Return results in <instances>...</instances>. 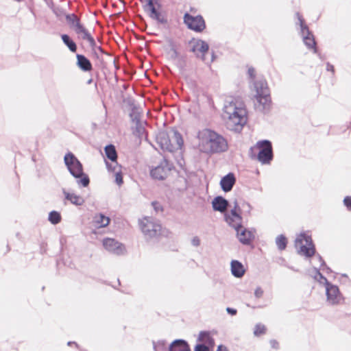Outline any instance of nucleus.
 <instances>
[{"mask_svg": "<svg viewBox=\"0 0 351 351\" xmlns=\"http://www.w3.org/2000/svg\"><path fill=\"white\" fill-rule=\"evenodd\" d=\"M64 162L68 171L76 179L80 187H87L90 184L88 176L84 172L83 165L72 152H69L64 157Z\"/></svg>", "mask_w": 351, "mask_h": 351, "instance_id": "nucleus-1", "label": "nucleus"}, {"mask_svg": "<svg viewBox=\"0 0 351 351\" xmlns=\"http://www.w3.org/2000/svg\"><path fill=\"white\" fill-rule=\"evenodd\" d=\"M256 89L255 98L256 102L254 104L256 110L263 113H267L271 108V98L270 90L265 80H258L254 82Z\"/></svg>", "mask_w": 351, "mask_h": 351, "instance_id": "nucleus-2", "label": "nucleus"}, {"mask_svg": "<svg viewBox=\"0 0 351 351\" xmlns=\"http://www.w3.org/2000/svg\"><path fill=\"white\" fill-rule=\"evenodd\" d=\"M140 227L147 241H158L161 236L167 237L169 230L162 228L161 223L152 217H145L140 222Z\"/></svg>", "mask_w": 351, "mask_h": 351, "instance_id": "nucleus-3", "label": "nucleus"}, {"mask_svg": "<svg viewBox=\"0 0 351 351\" xmlns=\"http://www.w3.org/2000/svg\"><path fill=\"white\" fill-rule=\"evenodd\" d=\"M223 111L228 116V125L232 127L230 129L235 131L241 130L247 123L245 109L238 108L235 104L230 103L228 106H224Z\"/></svg>", "mask_w": 351, "mask_h": 351, "instance_id": "nucleus-4", "label": "nucleus"}, {"mask_svg": "<svg viewBox=\"0 0 351 351\" xmlns=\"http://www.w3.org/2000/svg\"><path fill=\"white\" fill-rule=\"evenodd\" d=\"M206 144L209 147V152L218 154L225 152L228 149L226 139L214 130L206 129L204 131Z\"/></svg>", "mask_w": 351, "mask_h": 351, "instance_id": "nucleus-5", "label": "nucleus"}, {"mask_svg": "<svg viewBox=\"0 0 351 351\" xmlns=\"http://www.w3.org/2000/svg\"><path fill=\"white\" fill-rule=\"evenodd\" d=\"M146 4L143 5V8L148 16L158 23L167 25V16L160 11L162 5L160 0H146Z\"/></svg>", "mask_w": 351, "mask_h": 351, "instance_id": "nucleus-6", "label": "nucleus"}, {"mask_svg": "<svg viewBox=\"0 0 351 351\" xmlns=\"http://www.w3.org/2000/svg\"><path fill=\"white\" fill-rule=\"evenodd\" d=\"M298 244L301 245L300 250L298 251V254L308 258L316 255L315 245L311 235L305 232L300 233V237H297L295 240V247H297Z\"/></svg>", "mask_w": 351, "mask_h": 351, "instance_id": "nucleus-7", "label": "nucleus"}, {"mask_svg": "<svg viewBox=\"0 0 351 351\" xmlns=\"http://www.w3.org/2000/svg\"><path fill=\"white\" fill-rule=\"evenodd\" d=\"M295 14L300 23V34L304 45L308 49L313 50L314 53H317L318 48L313 34L310 31L302 16L300 15L299 12H296Z\"/></svg>", "mask_w": 351, "mask_h": 351, "instance_id": "nucleus-8", "label": "nucleus"}, {"mask_svg": "<svg viewBox=\"0 0 351 351\" xmlns=\"http://www.w3.org/2000/svg\"><path fill=\"white\" fill-rule=\"evenodd\" d=\"M258 152L256 159L263 165L270 164L274 158L272 143L269 140H261L257 142Z\"/></svg>", "mask_w": 351, "mask_h": 351, "instance_id": "nucleus-9", "label": "nucleus"}, {"mask_svg": "<svg viewBox=\"0 0 351 351\" xmlns=\"http://www.w3.org/2000/svg\"><path fill=\"white\" fill-rule=\"evenodd\" d=\"M173 168V165L164 158L160 163L150 170V176L153 179L164 180Z\"/></svg>", "mask_w": 351, "mask_h": 351, "instance_id": "nucleus-10", "label": "nucleus"}, {"mask_svg": "<svg viewBox=\"0 0 351 351\" xmlns=\"http://www.w3.org/2000/svg\"><path fill=\"white\" fill-rule=\"evenodd\" d=\"M194 351H213L215 346V339L211 336L210 331L202 330L199 332Z\"/></svg>", "mask_w": 351, "mask_h": 351, "instance_id": "nucleus-11", "label": "nucleus"}, {"mask_svg": "<svg viewBox=\"0 0 351 351\" xmlns=\"http://www.w3.org/2000/svg\"><path fill=\"white\" fill-rule=\"evenodd\" d=\"M327 302L332 306L339 305L344 302V297L340 292L338 286L327 282L325 287Z\"/></svg>", "mask_w": 351, "mask_h": 351, "instance_id": "nucleus-12", "label": "nucleus"}, {"mask_svg": "<svg viewBox=\"0 0 351 351\" xmlns=\"http://www.w3.org/2000/svg\"><path fill=\"white\" fill-rule=\"evenodd\" d=\"M184 23L189 29L202 32L206 28L205 21L202 15L192 16L188 12L184 15Z\"/></svg>", "mask_w": 351, "mask_h": 351, "instance_id": "nucleus-13", "label": "nucleus"}, {"mask_svg": "<svg viewBox=\"0 0 351 351\" xmlns=\"http://www.w3.org/2000/svg\"><path fill=\"white\" fill-rule=\"evenodd\" d=\"M189 45H191L190 51L194 53L197 58L205 60V55L209 51V45L206 41L193 38Z\"/></svg>", "mask_w": 351, "mask_h": 351, "instance_id": "nucleus-14", "label": "nucleus"}, {"mask_svg": "<svg viewBox=\"0 0 351 351\" xmlns=\"http://www.w3.org/2000/svg\"><path fill=\"white\" fill-rule=\"evenodd\" d=\"M225 221L234 229L242 228L243 217L241 213L235 209H231L230 213H223Z\"/></svg>", "mask_w": 351, "mask_h": 351, "instance_id": "nucleus-15", "label": "nucleus"}, {"mask_svg": "<svg viewBox=\"0 0 351 351\" xmlns=\"http://www.w3.org/2000/svg\"><path fill=\"white\" fill-rule=\"evenodd\" d=\"M156 141L160 148L164 152H168L170 153L174 152L173 143H171L169 136L166 131L162 130L158 132L156 135Z\"/></svg>", "mask_w": 351, "mask_h": 351, "instance_id": "nucleus-16", "label": "nucleus"}, {"mask_svg": "<svg viewBox=\"0 0 351 351\" xmlns=\"http://www.w3.org/2000/svg\"><path fill=\"white\" fill-rule=\"evenodd\" d=\"M103 245L106 250L116 255H122L125 250L123 244L111 238L104 239Z\"/></svg>", "mask_w": 351, "mask_h": 351, "instance_id": "nucleus-17", "label": "nucleus"}, {"mask_svg": "<svg viewBox=\"0 0 351 351\" xmlns=\"http://www.w3.org/2000/svg\"><path fill=\"white\" fill-rule=\"evenodd\" d=\"M237 231V236L240 243L243 245H250L255 238V230H249L247 228H242L234 229Z\"/></svg>", "mask_w": 351, "mask_h": 351, "instance_id": "nucleus-18", "label": "nucleus"}, {"mask_svg": "<svg viewBox=\"0 0 351 351\" xmlns=\"http://www.w3.org/2000/svg\"><path fill=\"white\" fill-rule=\"evenodd\" d=\"M236 183V177L232 172H229L226 176H223L220 180V186L223 191L225 193L232 191L234 185Z\"/></svg>", "mask_w": 351, "mask_h": 351, "instance_id": "nucleus-19", "label": "nucleus"}, {"mask_svg": "<svg viewBox=\"0 0 351 351\" xmlns=\"http://www.w3.org/2000/svg\"><path fill=\"white\" fill-rule=\"evenodd\" d=\"M211 204L214 211L223 214L229 205V202L223 196L217 195L213 198Z\"/></svg>", "mask_w": 351, "mask_h": 351, "instance_id": "nucleus-20", "label": "nucleus"}, {"mask_svg": "<svg viewBox=\"0 0 351 351\" xmlns=\"http://www.w3.org/2000/svg\"><path fill=\"white\" fill-rule=\"evenodd\" d=\"M168 351H191L188 342L182 339L173 340L168 347Z\"/></svg>", "mask_w": 351, "mask_h": 351, "instance_id": "nucleus-21", "label": "nucleus"}, {"mask_svg": "<svg viewBox=\"0 0 351 351\" xmlns=\"http://www.w3.org/2000/svg\"><path fill=\"white\" fill-rule=\"evenodd\" d=\"M76 65L80 70L84 72H88L92 71V63L84 55L77 53L76 54Z\"/></svg>", "mask_w": 351, "mask_h": 351, "instance_id": "nucleus-22", "label": "nucleus"}, {"mask_svg": "<svg viewBox=\"0 0 351 351\" xmlns=\"http://www.w3.org/2000/svg\"><path fill=\"white\" fill-rule=\"evenodd\" d=\"M106 168L109 171L113 172L115 174V182L119 186H121L123 183V175L121 172V165H114L110 164L109 162L106 161Z\"/></svg>", "mask_w": 351, "mask_h": 351, "instance_id": "nucleus-23", "label": "nucleus"}, {"mask_svg": "<svg viewBox=\"0 0 351 351\" xmlns=\"http://www.w3.org/2000/svg\"><path fill=\"white\" fill-rule=\"evenodd\" d=\"M230 270L232 275L236 278L243 277L245 272L243 264L237 260H232L231 261Z\"/></svg>", "mask_w": 351, "mask_h": 351, "instance_id": "nucleus-24", "label": "nucleus"}, {"mask_svg": "<svg viewBox=\"0 0 351 351\" xmlns=\"http://www.w3.org/2000/svg\"><path fill=\"white\" fill-rule=\"evenodd\" d=\"M62 193L64 195V199L69 201L71 204L79 206H82L84 203V199L80 195H76L73 193H69L64 189H62Z\"/></svg>", "mask_w": 351, "mask_h": 351, "instance_id": "nucleus-25", "label": "nucleus"}, {"mask_svg": "<svg viewBox=\"0 0 351 351\" xmlns=\"http://www.w3.org/2000/svg\"><path fill=\"white\" fill-rule=\"evenodd\" d=\"M104 152L106 158L110 160L112 165H119L117 162V152L115 146L112 144H108L104 147Z\"/></svg>", "mask_w": 351, "mask_h": 351, "instance_id": "nucleus-26", "label": "nucleus"}, {"mask_svg": "<svg viewBox=\"0 0 351 351\" xmlns=\"http://www.w3.org/2000/svg\"><path fill=\"white\" fill-rule=\"evenodd\" d=\"M77 35H81V38L85 40H87L90 45V47L95 46V40L92 35L89 33V32L85 28V27H82L78 31L75 32Z\"/></svg>", "mask_w": 351, "mask_h": 351, "instance_id": "nucleus-27", "label": "nucleus"}, {"mask_svg": "<svg viewBox=\"0 0 351 351\" xmlns=\"http://www.w3.org/2000/svg\"><path fill=\"white\" fill-rule=\"evenodd\" d=\"M61 39L63 43L69 48V49L75 53L77 51V47L76 43L73 41V40L69 36L68 34H61Z\"/></svg>", "mask_w": 351, "mask_h": 351, "instance_id": "nucleus-28", "label": "nucleus"}, {"mask_svg": "<svg viewBox=\"0 0 351 351\" xmlns=\"http://www.w3.org/2000/svg\"><path fill=\"white\" fill-rule=\"evenodd\" d=\"M172 130L173 132V138L176 141L175 144L173 143V147L174 152H176L182 149L184 145V141L182 134L176 129H173Z\"/></svg>", "mask_w": 351, "mask_h": 351, "instance_id": "nucleus-29", "label": "nucleus"}, {"mask_svg": "<svg viewBox=\"0 0 351 351\" xmlns=\"http://www.w3.org/2000/svg\"><path fill=\"white\" fill-rule=\"evenodd\" d=\"M132 133L139 138H143V135L145 134V138H147L146 129L143 126L142 121L135 123V127L133 128Z\"/></svg>", "mask_w": 351, "mask_h": 351, "instance_id": "nucleus-30", "label": "nucleus"}, {"mask_svg": "<svg viewBox=\"0 0 351 351\" xmlns=\"http://www.w3.org/2000/svg\"><path fill=\"white\" fill-rule=\"evenodd\" d=\"M129 117L131 121L134 123L141 121V113L138 111V108L134 105L131 108Z\"/></svg>", "mask_w": 351, "mask_h": 351, "instance_id": "nucleus-31", "label": "nucleus"}, {"mask_svg": "<svg viewBox=\"0 0 351 351\" xmlns=\"http://www.w3.org/2000/svg\"><path fill=\"white\" fill-rule=\"evenodd\" d=\"M95 222L98 228L107 226L110 223V218L104 214L100 213L98 217H95Z\"/></svg>", "mask_w": 351, "mask_h": 351, "instance_id": "nucleus-32", "label": "nucleus"}, {"mask_svg": "<svg viewBox=\"0 0 351 351\" xmlns=\"http://www.w3.org/2000/svg\"><path fill=\"white\" fill-rule=\"evenodd\" d=\"M288 241L287 238L282 234H279L276 238V244L278 247V249L280 251L286 249L287 246Z\"/></svg>", "mask_w": 351, "mask_h": 351, "instance_id": "nucleus-33", "label": "nucleus"}, {"mask_svg": "<svg viewBox=\"0 0 351 351\" xmlns=\"http://www.w3.org/2000/svg\"><path fill=\"white\" fill-rule=\"evenodd\" d=\"M61 219L62 217L59 212L56 210H52L49 212L48 220L51 222V224L56 225L61 221Z\"/></svg>", "mask_w": 351, "mask_h": 351, "instance_id": "nucleus-34", "label": "nucleus"}, {"mask_svg": "<svg viewBox=\"0 0 351 351\" xmlns=\"http://www.w3.org/2000/svg\"><path fill=\"white\" fill-rule=\"evenodd\" d=\"M154 351H168L167 341L165 340L152 341Z\"/></svg>", "mask_w": 351, "mask_h": 351, "instance_id": "nucleus-35", "label": "nucleus"}, {"mask_svg": "<svg viewBox=\"0 0 351 351\" xmlns=\"http://www.w3.org/2000/svg\"><path fill=\"white\" fill-rule=\"evenodd\" d=\"M175 64L180 71L185 70L186 66V57L181 55L176 61Z\"/></svg>", "mask_w": 351, "mask_h": 351, "instance_id": "nucleus-36", "label": "nucleus"}, {"mask_svg": "<svg viewBox=\"0 0 351 351\" xmlns=\"http://www.w3.org/2000/svg\"><path fill=\"white\" fill-rule=\"evenodd\" d=\"M266 332V327L261 324H257L255 326L254 335L255 336H259L261 335L265 334Z\"/></svg>", "mask_w": 351, "mask_h": 351, "instance_id": "nucleus-37", "label": "nucleus"}, {"mask_svg": "<svg viewBox=\"0 0 351 351\" xmlns=\"http://www.w3.org/2000/svg\"><path fill=\"white\" fill-rule=\"evenodd\" d=\"M65 19H66V21L67 22V23L69 25V26L71 27L75 22V20H76L77 19V16L75 14H67L66 16H65Z\"/></svg>", "mask_w": 351, "mask_h": 351, "instance_id": "nucleus-38", "label": "nucleus"}, {"mask_svg": "<svg viewBox=\"0 0 351 351\" xmlns=\"http://www.w3.org/2000/svg\"><path fill=\"white\" fill-rule=\"evenodd\" d=\"M74 22L75 23L70 27L72 28L75 31V32H76L82 27H84V25L80 23V18L77 17V19L75 20Z\"/></svg>", "mask_w": 351, "mask_h": 351, "instance_id": "nucleus-39", "label": "nucleus"}, {"mask_svg": "<svg viewBox=\"0 0 351 351\" xmlns=\"http://www.w3.org/2000/svg\"><path fill=\"white\" fill-rule=\"evenodd\" d=\"M343 205L348 211H351V196L347 195L343 198Z\"/></svg>", "mask_w": 351, "mask_h": 351, "instance_id": "nucleus-40", "label": "nucleus"}, {"mask_svg": "<svg viewBox=\"0 0 351 351\" xmlns=\"http://www.w3.org/2000/svg\"><path fill=\"white\" fill-rule=\"evenodd\" d=\"M169 54L170 59L174 62L181 56L177 49H173V50L170 51Z\"/></svg>", "mask_w": 351, "mask_h": 351, "instance_id": "nucleus-41", "label": "nucleus"}, {"mask_svg": "<svg viewBox=\"0 0 351 351\" xmlns=\"http://www.w3.org/2000/svg\"><path fill=\"white\" fill-rule=\"evenodd\" d=\"M216 58H217V56H216V55L215 53V51H211V57H210V58L208 59L205 56V60H202V62H204L205 64H206L208 65H210V64L215 61Z\"/></svg>", "mask_w": 351, "mask_h": 351, "instance_id": "nucleus-42", "label": "nucleus"}, {"mask_svg": "<svg viewBox=\"0 0 351 351\" xmlns=\"http://www.w3.org/2000/svg\"><path fill=\"white\" fill-rule=\"evenodd\" d=\"M152 205L153 206L154 210L156 213L163 210V208H162V205L158 202L154 201L152 202Z\"/></svg>", "mask_w": 351, "mask_h": 351, "instance_id": "nucleus-43", "label": "nucleus"}, {"mask_svg": "<svg viewBox=\"0 0 351 351\" xmlns=\"http://www.w3.org/2000/svg\"><path fill=\"white\" fill-rule=\"evenodd\" d=\"M263 290L261 287H257L254 291V295L256 298H261L263 295Z\"/></svg>", "mask_w": 351, "mask_h": 351, "instance_id": "nucleus-44", "label": "nucleus"}, {"mask_svg": "<svg viewBox=\"0 0 351 351\" xmlns=\"http://www.w3.org/2000/svg\"><path fill=\"white\" fill-rule=\"evenodd\" d=\"M319 279H317L320 283H324V286H327V282H330L327 278L321 273L319 276Z\"/></svg>", "mask_w": 351, "mask_h": 351, "instance_id": "nucleus-45", "label": "nucleus"}, {"mask_svg": "<svg viewBox=\"0 0 351 351\" xmlns=\"http://www.w3.org/2000/svg\"><path fill=\"white\" fill-rule=\"evenodd\" d=\"M92 50L95 51L96 50H98L100 53H103V54H107V53L105 51V50L101 47V46H98L97 45V44L95 43V47H90ZM95 53L96 54V52H95Z\"/></svg>", "mask_w": 351, "mask_h": 351, "instance_id": "nucleus-46", "label": "nucleus"}, {"mask_svg": "<svg viewBox=\"0 0 351 351\" xmlns=\"http://www.w3.org/2000/svg\"><path fill=\"white\" fill-rule=\"evenodd\" d=\"M191 244L195 247H198L200 245V239L198 237L195 236L191 239Z\"/></svg>", "mask_w": 351, "mask_h": 351, "instance_id": "nucleus-47", "label": "nucleus"}, {"mask_svg": "<svg viewBox=\"0 0 351 351\" xmlns=\"http://www.w3.org/2000/svg\"><path fill=\"white\" fill-rule=\"evenodd\" d=\"M167 41L168 43L169 47H170V51L173 50V49H176V43H175L174 40L172 38H169L167 40Z\"/></svg>", "mask_w": 351, "mask_h": 351, "instance_id": "nucleus-48", "label": "nucleus"}, {"mask_svg": "<svg viewBox=\"0 0 351 351\" xmlns=\"http://www.w3.org/2000/svg\"><path fill=\"white\" fill-rule=\"evenodd\" d=\"M228 314L230 315L231 316H234L237 313V310L234 308L231 307H227L226 309Z\"/></svg>", "mask_w": 351, "mask_h": 351, "instance_id": "nucleus-49", "label": "nucleus"}, {"mask_svg": "<svg viewBox=\"0 0 351 351\" xmlns=\"http://www.w3.org/2000/svg\"><path fill=\"white\" fill-rule=\"evenodd\" d=\"M247 74L250 79L254 80L255 78V70L253 67H250L247 69Z\"/></svg>", "mask_w": 351, "mask_h": 351, "instance_id": "nucleus-50", "label": "nucleus"}, {"mask_svg": "<svg viewBox=\"0 0 351 351\" xmlns=\"http://www.w3.org/2000/svg\"><path fill=\"white\" fill-rule=\"evenodd\" d=\"M269 343L272 348L276 350L279 348V343L276 339H271Z\"/></svg>", "mask_w": 351, "mask_h": 351, "instance_id": "nucleus-51", "label": "nucleus"}, {"mask_svg": "<svg viewBox=\"0 0 351 351\" xmlns=\"http://www.w3.org/2000/svg\"><path fill=\"white\" fill-rule=\"evenodd\" d=\"M326 70L328 71H331L332 73H335V67L330 62L326 63Z\"/></svg>", "mask_w": 351, "mask_h": 351, "instance_id": "nucleus-52", "label": "nucleus"}, {"mask_svg": "<svg viewBox=\"0 0 351 351\" xmlns=\"http://www.w3.org/2000/svg\"><path fill=\"white\" fill-rule=\"evenodd\" d=\"M316 256H317L319 261L320 262V267H323V266H326V262L324 261L322 256L319 254H317Z\"/></svg>", "mask_w": 351, "mask_h": 351, "instance_id": "nucleus-53", "label": "nucleus"}, {"mask_svg": "<svg viewBox=\"0 0 351 351\" xmlns=\"http://www.w3.org/2000/svg\"><path fill=\"white\" fill-rule=\"evenodd\" d=\"M216 351H228V350L226 346L220 344L217 346Z\"/></svg>", "mask_w": 351, "mask_h": 351, "instance_id": "nucleus-54", "label": "nucleus"}, {"mask_svg": "<svg viewBox=\"0 0 351 351\" xmlns=\"http://www.w3.org/2000/svg\"><path fill=\"white\" fill-rule=\"evenodd\" d=\"M321 269L323 271H325L327 274H330V273L332 272V270L331 269V268H330L326 264V266L321 267Z\"/></svg>", "mask_w": 351, "mask_h": 351, "instance_id": "nucleus-55", "label": "nucleus"}, {"mask_svg": "<svg viewBox=\"0 0 351 351\" xmlns=\"http://www.w3.org/2000/svg\"><path fill=\"white\" fill-rule=\"evenodd\" d=\"M232 209H235V210H238L241 213V208H240L237 199L234 202V207Z\"/></svg>", "mask_w": 351, "mask_h": 351, "instance_id": "nucleus-56", "label": "nucleus"}, {"mask_svg": "<svg viewBox=\"0 0 351 351\" xmlns=\"http://www.w3.org/2000/svg\"><path fill=\"white\" fill-rule=\"evenodd\" d=\"M313 270L315 271V274L314 278L317 279V276H319L321 274V272L319 271V269H318L317 267H314Z\"/></svg>", "mask_w": 351, "mask_h": 351, "instance_id": "nucleus-57", "label": "nucleus"}, {"mask_svg": "<svg viewBox=\"0 0 351 351\" xmlns=\"http://www.w3.org/2000/svg\"><path fill=\"white\" fill-rule=\"evenodd\" d=\"M245 206H247V208H248V212L250 213V210H251V209H252V206H251V205H250L248 202H245V203L243 204V206H245Z\"/></svg>", "mask_w": 351, "mask_h": 351, "instance_id": "nucleus-58", "label": "nucleus"}, {"mask_svg": "<svg viewBox=\"0 0 351 351\" xmlns=\"http://www.w3.org/2000/svg\"><path fill=\"white\" fill-rule=\"evenodd\" d=\"M72 344H75L76 347H78L77 343L76 342H75V341H69V342L67 343V345H68V346H71V345H72Z\"/></svg>", "mask_w": 351, "mask_h": 351, "instance_id": "nucleus-59", "label": "nucleus"}, {"mask_svg": "<svg viewBox=\"0 0 351 351\" xmlns=\"http://www.w3.org/2000/svg\"><path fill=\"white\" fill-rule=\"evenodd\" d=\"M288 267L294 271H298V269H295L293 267L289 266Z\"/></svg>", "mask_w": 351, "mask_h": 351, "instance_id": "nucleus-60", "label": "nucleus"}, {"mask_svg": "<svg viewBox=\"0 0 351 351\" xmlns=\"http://www.w3.org/2000/svg\"><path fill=\"white\" fill-rule=\"evenodd\" d=\"M317 54L318 55L319 58L321 60H323V57H322V54H321L320 53H319V52H318Z\"/></svg>", "mask_w": 351, "mask_h": 351, "instance_id": "nucleus-61", "label": "nucleus"}, {"mask_svg": "<svg viewBox=\"0 0 351 351\" xmlns=\"http://www.w3.org/2000/svg\"><path fill=\"white\" fill-rule=\"evenodd\" d=\"M92 82H93V79H90V80H88L87 84H90L92 83Z\"/></svg>", "mask_w": 351, "mask_h": 351, "instance_id": "nucleus-62", "label": "nucleus"}, {"mask_svg": "<svg viewBox=\"0 0 351 351\" xmlns=\"http://www.w3.org/2000/svg\"><path fill=\"white\" fill-rule=\"evenodd\" d=\"M341 276H342V277H344V278H348V275L346 274H343Z\"/></svg>", "mask_w": 351, "mask_h": 351, "instance_id": "nucleus-63", "label": "nucleus"}, {"mask_svg": "<svg viewBox=\"0 0 351 351\" xmlns=\"http://www.w3.org/2000/svg\"><path fill=\"white\" fill-rule=\"evenodd\" d=\"M7 247H8V250L9 251L10 248H9V245H7Z\"/></svg>", "mask_w": 351, "mask_h": 351, "instance_id": "nucleus-64", "label": "nucleus"}]
</instances>
